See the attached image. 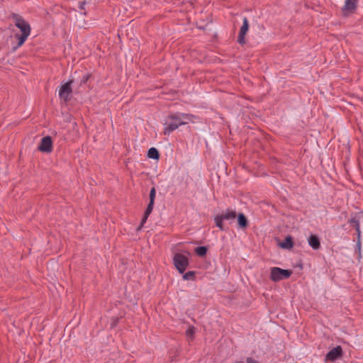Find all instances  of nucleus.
<instances>
[{"label": "nucleus", "instance_id": "1", "mask_svg": "<svg viewBox=\"0 0 363 363\" xmlns=\"http://www.w3.org/2000/svg\"><path fill=\"white\" fill-rule=\"evenodd\" d=\"M15 26L21 32V34L15 33L14 37L17 38L18 43L16 45L12 48L13 51H16L18 48L23 45L28 37L30 34V26L28 22L18 15L14 14L13 16Z\"/></svg>", "mask_w": 363, "mask_h": 363}, {"label": "nucleus", "instance_id": "2", "mask_svg": "<svg viewBox=\"0 0 363 363\" xmlns=\"http://www.w3.org/2000/svg\"><path fill=\"white\" fill-rule=\"evenodd\" d=\"M193 116L177 113L169 117V122L164 124V134L169 135L172 131L176 130L180 125L187 124L189 122L192 121Z\"/></svg>", "mask_w": 363, "mask_h": 363}, {"label": "nucleus", "instance_id": "3", "mask_svg": "<svg viewBox=\"0 0 363 363\" xmlns=\"http://www.w3.org/2000/svg\"><path fill=\"white\" fill-rule=\"evenodd\" d=\"M174 265L180 274H183L189 266V258L182 253H175L173 257Z\"/></svg>", "mask_w": 363, "mask_h": 363}, {"label": "nucleus", "instance_id": "4", "mask_svg": "<svg viewBox=\"0 0 363 363\" xmlns=\"http://www.w3.org/2000/svg\"><path fill=\"white\" fill-rule=\"evenodd\" d=\"M292 274L291 270L283 269L279 267H272L270 272V279L273 281H279L289 278Z\"/></svg>", "mask_w": 363, "mask_h": 363}, {"label": "nucleus", "instance_id": "5", "mask_svg": "<svg viewBox=\"0 0 363 363\" xmlns=\"http://www.w3.org/2000/svg\"><path fill=\"white\" fill-rule=\"evenodd\" d=\"M72 82L69 81L64 84H62L59 89V96L61 99L64 101H67L70 99V95L72 93Z\"/></svg>", "mask_w": 363, "mask_h": 363}, {"label": "nucleus", "instance_id": "6", "mask_svg": "<svg viewBox=\"0 0 363 363\" xmlns=\"http://www.w3.org/2000/svg\"><path fill=\"white\" fill-rule=\"evenodd\" d=\"M357 0H345L342 7V13L345 16H347L354 12L357 7Z\"/></svg>", "mask_w": 363, "mask_h": 363}, {"label": "nucleus", "instance_id": "7", "mask_svg": "<svg viewBox=\"0 0 363 363\" xmlns=\"http://www.w3.org/2000/svg\"><path fill=\"white\" fill-rule=\"evenodd\" d=\"M39 150L44 152H50L52 150V142L50 136L44 137L38 147Z\"/></svg>", "mask_w": 363, "mask_h": 363}, {"label": "nucleus", "instance_id": "8", "mask_svg": "<svg viewBox=\"0 0 363 363\" xmlns=\"http://www.w3.org/2000/svg\"><path fill=\"white\" fill-rule=\"evenodd\" d=\"M342 354V348L340 346H337L331 350L326 355V360L335 361Z\"/></svg>", "mask_w": 363, "mask_h": 363}, {"label": "nucleus", "instance_id": "9", "mask_svg": "<svg viewBox=\"0 0 363 363\" xmlns=\"http://www.w3.org/2000/svg\"><path fill=\"white\" fill-rule=\"evenodd\" d=\"M308 244L313 250H318L320 247V242L318 236L312 235L308 239Z\"/></svg>", "mask_w": 363, "mask_h": 363}, {"label": "nucleus", "instance_id": "10", "mask_svg": "<svg viewBox=\"0 0 363 363\" xmlns=\"http://www.w3.org/2000/svg\"><path fill=\"white\" fill-rule=\"evenodd\" d=\"M153 206H154V203L149 202V204L145 211L144 216L142 219L141 225H143L146 222L149 215L152 213Z\"/></svg>", "mask_w": 363, "mask_h": 363}, {"label": "nucleus", "instance_id": "11", "mask_svg": "<svg viewBox=\"0 0 363 363\" xmlns=\"http://www.w3.org/2000/svg\"><path fill=\"white\" fill-rule=\"evenodd\" d=\"M223 220H233L236 217V213L232 210H227L225 213L220 214Z\"/></svg>", "mask_w": 363, "mask_h": 363}, {"label": "nucleus", "instance_id": "12", "mask_svg": "<svg viewBox=\"0 0 363 363\" xmlns=\"http://www.w3.org/2000/svg\"><path fill=\"white\" fill-rule=\"evenodd\" d=\"M280 247L285 249H290L293 247V240L291 236L285 238L284 241L280 244Z\"/></svg>", "mask_w": 363, "mask_h": 363}, {"label": "nucleus", "instance_id": "13", "mask_svg": "<svg viewBox=\"0 0 363 363\" xmlns=\"http://www.w3.org/2000/svg\"><path fill=\"white\" fill-rule=\"evenodd\" d=\"M238 223L240 227L246 228L247 226V220L242 213H240L238 216Z\"/></svg>", "mask_w": 363, "mask_h": 363}, {"label": "nucleus", "instance_id": "14", "mask_svg": "<svg viewBox=\"0 0 363 363\" xmlns=\"http://www.w3.org/2000/svg\"><path fill=\"white\" fill-rule=\"evenodd\" d=\"M147 156L149 158L157 160L160 155L158 150L155 147H151L147 152Z\"/></svg>", "mask_w": 363, "mask_h": 363}, {"label": "nucleus", "instance_id": "15", "mask_svg": "<svg viewBox=\"0 0 363 363\" xmlns=\"http://www.w3.org/2000/svg\"><path fill=\"white\" fill-rule=\"evenodd\" d=\"M248 28H249L248 21H247V18H243V24L240 30V33H241L242 35H245L248 30Z\"/></svg>", "mask_w": 363, "mask_h": 363}, {"label": "nucleus", "instance_id": "16", "mask_svg": "<svg viewBox=\"0 0 363 363\" xmlns=\"http://www.w3.org/2000/svg\"><path fill=\"white\" fill-rule=\"evenodd\" d=\"M223 218L220 215H218L215 217V222L216 224V226L218 227L220 230H223Z\"/></svg>", "mask_w": 363, "mask_h": 363}, {"label": "nucleus", "instance_id": "17", "mask_svg": "<svg viewBox=\"0 0 363 363\" xmlns=\"http://www.w3.org/2000/svg\"><path fill=\"white\" fill-rule=\"evenodd\" d=\"M195 252L199 256L202 257L206 254L207 249L206 247H198L195 249Z\"/></svg>", "mask_w": 363, "mask_h": 363}, {"label": "nucleus", "instance_id": "18", "mask_svg": "<svg viewBox=\"0 0 363 363\" xmlns=\"http://www.w3.org/2000/svg\"><path fill=\"white\" fill-rule=\"evenodd\" d=\"M195 331L196 328L194 326H190L186 331V336L192 339Z\"/></svg>", "mask_w": 363, "mask_h": 363}, {"label": "nucleus", "instance_id": "19", "mask_svg": "<svg viewBox=\"0 0 363 363\" xmlns=\"http://www.w3.org/2000/svg\"><path fill=\"white\" fill-rule=\"evenodd\" d=\"M194 278V272L192 271L188 272L183 275L184 280H191Z\"/></svg>", "mask_w": 363, "mask_h": 363}, {"label": "nucleus", "instance_id": "20", "mask_svg": "<svg viewBox=\"0 0 363 363\" xmlns=\"http://www.w3.org/2000/svg\"><path fill=\"white\" fill-rule=\"evenodd\" d=\"M86 4L85 0H79L77 1L76 6L79 10L82 11L84 10Z\"/></svg>", "mask_w": 363, "mask_h": 363}, {"label": "nucleus", "instance_id": "21", "mask_svg": "<svg viewBox=\"0 0 363 363\" xmlns=\"http://www.w3.org/2000/svg\"><path fill=\"white\" fill-rule=\"evenodd\" d=\"M155 195H156L155 188L152 187L150 191V202L155 203Z\"/></svg>", "mask_w": 363, "mask_h": 363}, {"label": "nucleus", "instance_id": "22", "mask_svg": "<svg viewBox=\"0 0 363 363\" xmlns=\"http://www.w3.org/2000/svg\"><path fill=\"white\" fill-rule=\"evenodd\" d=\"M238 42L241 44L245 43V35H242L241 33H239L238 36Z\"/></svg>", "mask_w": 363, "mask_h": 363}]
</instances>
